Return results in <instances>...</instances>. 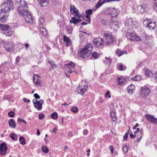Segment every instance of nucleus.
Listing matches in <instances>:
<instances>
[{
    "mask_svg": "<svg viewBox=\"0 0 157 157\" xmlns=\"http://www.w3.org/2000/svg\"><path fill=\"white\" fill-rule=\"evenodd\" d=\"M92 51V45L88 43L81 50V56L82 58H86L90 55Z\"/></svg>",
    "mask_w": 157,
    "mask_h": 157,
    "instance_id": "f257e3e1",
    "label": "nucleus"
},
{
    "mask_svg": "<svg viewBox=\"0 0 157 157\" xmlns=\"http://www.w3.org/2000/svg\"><path fill=\"white\" fill-rule=\"evenodd\" d=\"M88 82L86 80H82L80 82L79 86L77 87V91L78 93L83 95L88 89Z\"/></svg>",
    "mask_w": 157,
    "mask_h": 157,
    "instance_id": "f03ea898",
    "label": "nucleus"
},
{
    "mask_svg": "<svg viewBox=\"0 0 157 157\" xmlns=\"http://www.w3.org/2000/svg\"><path fill=\"white\" fill-rule=\"evenodd\" d=\"M13 3L12 0H6L2 5L1 7L5 12H8L12 10L13 7Z\"/></svg>",
    "mask_w": 157,
    "mask_h": 157,
    "instance_id": "7ed1b4c3",
    "label": "nucleus"
},
{
    "mask_svg": "<svg viewBox=\"0 0 157 157\" xmlns=\"http://www.w3.org/2000/svg\"><path fill=\"white\" fill-rule=\"evenodd\" d=\"M126 36L128 39L132 42L136 41H142L140 37L138 36L134 33H127L126 34Z\"/></svg>",
    "mask_w": 157,
    "mask_h": 157,
    "instance_id": "20e7f679",
    "label": "nucleus"
},
{
    "mask_svg": "<svg viewBox=\"0 0 157 157\" xmlns=\"http://www.w3.org/2000/svg\"><path fill=\"white\" fill-rule=\"evenodd\" d=\"M17 12L21 16L24 17L29 12L27 10V6H19L17 7Z\"/></svg>",
    "mask_w": 157,
    "mask_h": 157,
    "instance_id": "39448f33",
    "label": "nucleus"
},
{
    "mask_svg": "<svg viewBox=\"0 0 157 157\" xmlns=\"http://www.w3.org/2000/svg\"><path fill=\"white\" fill-rule=\"evenodd\" d=\"M75 64L72 62H71L70 63L67 64L65 65L66 71L65 73L67 74V73L71 74L74 71L76 73H77L75 71H74V67Z\"/></svg>",
    "mask_w": 157,
    "mask_h": 157,
    "instance_id": "423d86ee",
    "label": "nucleus"
},
{
    "mask_svg": "<svg viewBox=\"0 0 157 157\" xmlns=\"http://www.w3.org/2000/svg\"><path fill=\"white\" fill-rule=\"evenodd\" d=\"M137 9L140 13H143L147 11L150 9V8L148 5L144 3L138 6Z\"/></svg>",
    "mask_w": 157,
    "mask_h": 157,
    "instance_id": "0eeeda50",
    "label": "nucleus"
},
{
    "mask_svg": "<svg viewBox=\"0 0 157 157\" xmlns=\"http://www.w3.org/2000/svg\"><path fill=\"white\" fill-rule=\"evenodd\" d=\"M34 107L38 110L40 111L42 109V104L44 103V101L41 99L37 101L36 99H34L33 101Z\"/></svg>",
    "mask_w": 157,
    "mask_h": 157,
    "instance_id": "6e6552de",
    "label": "nucleus"
},
{
    "mask_svg": "<svg viewBox=\"0 0 157 157\" xmlns=\"http://www.w3.org/2000/svg\"><path fill=\"white\" fill-rule=\"evenodd\" d=\"M150 93V89L146 86H144L141 88L140 93V96L145 98Z\"/></svg>",
    "mask_w": 157,
    "mask_h": 157,
    "instance_id": "1a4fd4ad",
    "label": "nucleus"
},
{
    "mask_svg": "<svg viewBox=\"0 0 157 157\" xmlns=\"http://www.w3.org/2000/svg\"><path fill=\"white\" fill-rule=\"evenodd\" d=\"M105 36L106 37V40L105 45L108 46L112 45L113 40L112 35L109 33H106L105 34Z\"/></svg>",
    "mask_w": 157,
    "mask_h": 157,
    "instance_id": "9d476101",
    "label": "nucleus"
},
{
    "mask_svg": "<svg viewBox=\"0 0 157 157\" xmlns=\"http://www.w3.org/2000/svg\"><path fill=\"white\" fill-rule=\"evenodd\" d=\"M105 43L104 40L100 37L95 38L93 40L94 44L98 47H99L100 46L104 45Z\"/></svg>",
    "mask_w": 157,
    "mask_h": 157,
    "instance_id": "9b49d317",
    "label": "nucleus"
},
{
    "mask_svg": "<svg viewBox=\"0 0 157 157\" xmlns=\"http://www.w3.org/2000/svg\"><path fill=\"white\" fill-rule=\"evenodd\" d=\"M145 22H147L148 23L147 24V27L150 29L153 30L156 27L155 21H150L149 19H146L144 20V23Z\"/></svg>",
    "mask_w": 157,
    "mask_h": 157,
    "instance_id": "f8f14e48",
    "label": "nucleus"
},
{
    "mask_svg": "<svg viewBox=\"0 0 157 157\" xmlns=\"http://www.w3.org/2000/svg\"><path fill=\"white\" fill-rule=\"evenodd\" d=\"M70 11L71 14H74L75 16L77 17H81V15H80L78 14V10L74 5L71 6Z\"/></svg>",
    "mask_w": 157,
    "mask_h": 157,
    "instance_id": "ddd939ff",
    "label": "nucleus"
},
{
    "mask_svg": "<svg viewBox=\"0 0 157 157\" xmlns=\"http://www.w3.org/2000/svg\"><path fill=\"white\" fill-rule=\"evenodd\" d=\"M145 117L148 121H149L155 124H157V118H155L154 116L146 114L145 115Z\"/></svg>",
    "mask_w": 157,
    "mask_h": 157,
    "instance_id": "4468645a",
    "label": "nucleus"
},
{
    "mask_svg": "<svg viewBox=\"0 0 157 157\" xmlns=\"http://www.w3.org/2000/svg\"><path fill=\"white\" fill-rule=\"evenodd\" d=\"M7 149L6 143H3L0 146V154L1 155L5 154Z\"/></svg>",
    "mask_w": 157,
    "mask_h": 157,
    "instance_id": "2eb2a0df",
    "label": "nucleus"
},
{
    "mask_svg": "<svg viewBox=\"0 0 157 157\" xmlns=\"http://www.w3.org/2000/svg\"><path fill=\"white\" fill-rule=\"evenodd\" d=\"M4 46L6 50L8 52H11V50H13L14 48L13 44L11 42H8L4 45Z\"/></svg>",
    "mask_w": 157,
    "mask_h": 157,
    "instance_id": "dca6fc26",
    "label": "nucleus"
},
{
    "mask_svg": "<svg viewBox=\"0 0 157 157\" xmlns=\"http://www.w3.org/2000/svg\"><path fill=\"white\" fill-rule=\"evenodd\" d=\"M24 17V20L27 22L33 23V18L29 12Z\"/></svg>",
    "mask_w": 157,
    "mask_h": 157,
    "instance_id": "f3484780",
    "label": "nucleus"
},
{
    "mask_svg": "<svg viewBox=\"0 0 157 157\" xmlns=\"http://www.w3.org/2000/svg\"><path fill=\"white\" fill-rule=\"evenodd\" d=\"M63 41L66 43L67 46H69L71 45L72 41L69 38L67 37L66 35H65L63 36Z\"/></svg>",
    "mask_w": 157,
    "mask_h": 157,
    "instance_id": "a211bd4d",
    "label": "nucleus"
},
{
    "mask_svg": "<svg viewBox=\"0 0 157 157\" xmlns=\"http://www.w3.org/2000/svg\"><path fill=\"white\" fill-rule=\"evenodd\" d=\"M135 22L134 21L132 18L126 20L125 22V25L127 26H131L135 25Z\"/></svg>",
    "mask_w": 157,
    "mask_h": 157,
    "instance_id": "6ab92c4d",
    "label": "nucleus"
},
{
    "mask_svg": "<svg viewBox=\"0 0 157 157\" xmlns=\"http://www.w3.org/2000/svg\"><path fill=\"white\" fill-rule=\"evenodd\" d=\"M118 83L120 85H123L125 83L126 81V79L124 77H121L117 78Z\"/></svg>",
    "mask_w": 157,
    "mask_h": 157,
    "instance_id": "aec40b11",
    "label": "nucleus"
},
{
    "mask_svg": "<svg viewBox=\"0 0 157 157\" xmlns=\"http://www.w3.org/2000/svg\"><path fill=\"white\" fill-rule=\"evenodd\" d=\"M110 14L112 17H116L118 15V13L117 12V10L114 8L110 9Z\"/></svg>",
    "mask_w": 157,
    "mask_h": 157,
    "instance_id": "412c9836",
    "label": "nucleus"
},
{
    "mask_svg": "<svg viewBox=\"0 0 157 157\" xmlns=\"http://www.w3.org/2000/svg\"><path fill=\"white\" fill-rule=\"evenodd\" d=\"M41 6L44 7L48 4V0H38Z\"/></svg>",
    "mask_w": 157,
    "mask_h": 157,
    "instance_id": "4be33fe9",
    "label": "nucleus"
},
{
    "mask_svg": "<svg viewBox=\"0 0 157 157\" xmlns=\"http://www.w3.org/2000/svg\"><path fill=\"white\" fill-rule=\"evenodd\" d=\"M8 123L10 126L13 128L16 126V123L13 119H10L8 121Z\"/></svg>",
    "mask_w": 157,
    "mask_h": 157,
    "instance_id": "5701e85b",
    "label": "nucleus"
},
{
    "mask_svg": "<svg viewBox=\"0 0 157 157\" xmlns=\"http://www.w3.org/2000/svg\"><path fill=\"white\" fill-rule=\"evenodd\" d=\"M40 30L41 33L44 36L46 37L48 35L46 29L43 27H41L40 28Z\"/></svg>",
    "mask_w": 157,
    "mask_h": 157,
    "instance_id": "b1692460",
    "label": "nucleus"
},
{
    "mask_svg": "<svg viewBox=\"0 0 157 157\" xmlns=\"http://www.w3.org/2000/svg\"><path fill=\"white\" fill-rule=\"evenodd\" d=\"M117 69L120 71H124L125 70L126 67L125 66H124L122 64L120 63L117 65Z\"/></svg>",
    "mask_w": 157,
    "mask_h": 157,
    "instance_id": "393cba45",
    "label": "nucleus"
},
{
    "mask_svg": "<svg viewBox=\"0 0 157 157\" xmlns=\"http://www.w3.org/2000/svg\"><path fill=\"white\" fill-rule=\"evenodd\" d=\"M110 115L112 121L113 122H115L117 121V117L115 113L114 112H112L110 113Z\"/></svg>",
    "mask_w": 157,
    "mask_h": 157,
    "instance_id": "a878e982",
    "label": "nucleus"
},
{
    "mask_svg": "<svg viewBox=\"0 0 157 157\" xmlns=\"http://www.w3.org/2000/svg\"><path fill=\"white\" fill-rule=\"evenodd\" d=\"M127 53V52L126 51H121L119 49L117 50L116 52V54L117 56H120L124 54H125Z\"/></svg>",
    "mask_w": 157,
    "mask_h": 157,
    "instance_id": "bb28decb",
    "label": "nucleus"
},
{
    "mask_svg": "<svg viewBox=\"0 0 157 157\" xmlns=\"http://www.w3.org/2000/svg\"><path fill=\"white\" fill-rule=\"evenodd\" d=\"M49 63L51 67L49 69L50 71H51L54 69H55L56 67V66L54 63L51 61H49L47 62Z\"/></svg>",
    "mask_w": 157,
    "mask_h": 157,
    "instance_id": "cd10ccee",
    "label": "nucleus"
},
{
    "mask_svg": "<svg viewBox=\"0 0 157 157\" xmlns=\"http://www.w3.org/2000/svg\"><path fill=\"white\" fill-rule=\"evenodd\" d=\"M144 34L145 39L147 41L151 42L153 41V38L151 36L147 34Z\"/></svg>",
    "mask_w": 157,
    "mask_h": 157,
    "instance_id": "c85d7f7f",
    "label": "nucleus"
},
{
    "mask_svg": "<svg viewBox=\"0 0 157 157\" xmlns=\"http://www.w3.org/2000/svg\"><path fill=\"white\" fill-rule=\"evenodd\" d=\"M96 9H94L93 10L92 9H88L86 10L85 11V13L86 14V16L90 17V16L92 14L93 11H95Z\"/></svg>",
    "mask_w": 157,
    "mask_h": 157,
    "instance_id": "c756f323",
    "label": "nucleus"
},
{
    "mask_svg": "<svg viewBox=\"0 0 157 157\" xmlns=\"http://www.w3.org/2000/svg\"><path fill=\"white\" fill-rule=\"evenodd\" d=\"M9 29V26L8 25H3L0 24V29L6 31L8 30Z\"/></svg>",
    "mask_w": 157,
    "mask_h": 157,
    "instance_id": "7c9ffc66",
    "label": "nucleus"
},
{
    "mask_svg": "<svg viewBox=\"0 0 157 157\" xmlns=\"http://www.w3.org/2000/svg\"><path fill=\"white\" fill-rule=\"evenodd\" d=\"M145 74L146 76L147 77H150L153 75L152 73L148 69L146 70Z\"/></svg>",
    "mask_w": 157,
    "mask_h": 157,
    "instance_id": "2f4dec72",
    "label": "nucleus"
},
{
    "mask_svg": "<svg viewBox=\"0 0 157 157\" xmlns=\"http://www.w3.org/2000/svg\"><path fill=\"white\" fill-rule=\"evenodd\" d=\"M71 23H74V24H76L79 23V21L78 19H76L75 17H72L70 21Z\"/></svg>",
    "mask_w": 157,
    "mask_h": 157,
    "instance_id": "473e14b6",
    "label": "nucleus"
},
{
    "mask_svg": "<svg viewBox=\"0 0 157 157\" xmlns=\"http://www.w3.org/2000/svg\"><path fill=\"white\" fill-rule=\"evenodd\" d=\"M12 98V96L10 95H6L3 96V99L5 101L6 100H7L9 101H10Z\"/></svg>",
    "mask_w": 157,
    "mask_h": 157,
    "instance_id": "72a5a7b5",
    "label": "nucleus"
},
{
    "mask_svg": "<svg viewBox=\"0 0 157 157\" xmlns=\"http://www.w3.org/2000/svg\"><path fill=\"white\" fill-rule=\"evenodd\" d=\"M135 87L132 84H131L128 87V92H131V93H132L133 90L134 89ZM130 93V92H129Z\"/></svg>",
    "mask_w": 157,
    "mask_h": 157,
    "instance_id": "f704fd0d",
    "label": "nucleus"
},
{
    "mask_svg": "<svg viewBox=\"0 0 157 157\" xmlns=\"http://www.w3.org/2000/svg\"><path fill=\"white\" fill-rule=\"evenodd\" d=\"M100 54L96 52H94L92 54V57L94 59L98 58L99 57Z\"/></svg>",
    "mask_w": 157,
    "mask_h": 157,
    "instance_id": "c9c22d12",
    "label": "nucleus"
},
{
    "mask_svg": "<svg viewBox=\"0 0 157 157\" xmlns=\"http://www.w3.org/2000/svg\"><path fill=\"white\" fill-rule=\"evenodd\" d=\"M41 150L44 153H47L49 151V150L47 147L46 146H43L41 147Z\"/></svg>",
    "mask_w": 157,
    "mask_h": 157,
    "instance_id": "e433bc0d",
    "label": "nucleus"
},
{
    "mask_svg": "<svg viewBox=\"0 0 157 157\" xmlns=\"http://www.w3.org/2000/svg\"><path fill=\"white\" fill-rule=\"evenodd\" d=\"M105 60H104V63L107 64H109L112 62V59L110 58V57H105Z\"/></svg>",
    "mask_w": 157,
    "mask_h": 157,
    "instance_id": "4c0bfd02",
    "label": "nucleus"
},
{
    "mask_svg": "<svg viewBox=\"0 0 157 157\" xmlns=\"http://www.w3.org/2000/svg\"><path fill=\"white\" fill-rule=\"evenodd\" d=\"M51 117L52 119L55 120L58 117L57 113L56 112H54L51 115Z\"/></svg>",
    "mask_w": 157,
    "mask_h": 157,
    "instance_id": "58836bf2",
    "label": "nucleus"
},
{
    "mask_svg": "<svg viewBox=\"0 0 157 157\" xmlns=\"http://www.w3.org/2000/svg\"><path fill=\"white\" fill-rule=\"evenodd\" d=\"M7 12H5L2 9H0V18H1L2 16H7L6 15V13Z\"/></svg>",
    "mask_w": 157,
    "mask_h": 157,
    "instance_id": "ea45409f",
    "label": "nucleus"
},
{
    "mask_svg": "<svg viewBox=\"0 0 157 157\" xmlns=\"http://www.w3.org/2000/svg\"><path fill=\"white\" fill-rule=\"evenodd\" d=\"M19 140L21 144L22 145H25V140L24 137L21 136L19 138Z\"/></svg>",
    "mask_w": 157,
    "mask_h": 157,
    "instance_id": "a19ab883",
    "label": "nucleus"
},
{
    "mask_svg": "<svg viewBox=\"0 0 157 157\" xmlns=\"http://www.w3.org/2000/svg\"><path fill=\"white\" fill-rule=\"evenodd\" d=\"M20 5L23 6H27V5L26 2L24 0H21L19 2Z\"/></svg>",
    "mask_w": 157,
    "mask_h": 157,
    "instance_id": "79ce46f5",
    "label": "nucleus"
},
{
    "mask_svg": "<svg viewBox=\"0 0 157 157\" xmlns=\"http://www.w3.org/2000/svg\"><path fill=\"white\" fill-rule=\"evenodd\" d=\"M10 137L13 140H16L17 139V136L14 133H11L10 135Z\"/></svg>",
    "mask_w": 157,
    "mask_h": 157,
    "instance_id": "37998d69",
    "label": "nucleus"
},
{
    "mask_svg": "<svg viewBox=\"0 0 157 157\" xmlns=\"http://www.w3.org/2000/svg\"><path fill=\"white\" fill-rule=\"evenodd\" d=\"M153 8L155 11L157 12V0H154Z\"/></svg>",
    "mask_w": 157,
    "mask_h": 157,
    "instance_id": "c03bdc74",
    "label": "nucleus"
},
{
    "mask_svg": "<svg viewBox=\"0 0 157 157\" xmlns=\"http://www.w3.org/2000/svg\"><path fill=\"white\" fill-rule=\"evenodd\" d=\"M141 79V77L140 76L137 75L136 76L133 77L132 78V80L133 81H137L140 80Z\"/></svg>",
    "mask_w": 157,
    "mask_h": 157,
    "instance_id": "a18cd8bd",
    "label": "nucleus"
},
{
    "mask_svg": "<svg viewBox=\"0 0 157 157\" xmlns=\"http://www.w3.org/2000/svg\"><path fill=\"white\" fill-rule=\"evenodd\" d=\"M109 21L108 22L109 23H113V24L114 25H115L117 26V27H118V22L117 21H114L113 20H111L110 21L108 20Z\"/></svg>",
    "mask_w": 157,
    "mask_h": 157,
    "instance_id": "49530a36",
    "label": "nucleus"
},
{
    "mask_svg": "<svg viewBox=\"0 0 157 157\" xmlns=\"http://www.w3.org/2000/svg\"><path fill=\"white\" fill-rule=\"evenodd\" d=\"M3 33L6 36H9L12 34V32L9 31H6L4 32Z\"/></svg>",
    "mask_w": 157,
    "mask_h": 157,
    "instance_id": "de8ad7c7",
    "label": "nucleus"
},
{
    "mask_svg": "<svg viewBox=\"0 0 157 157\" xmlns=\"http://www.w3.org/2000/svg\"><path fill=\"white\" fill-rule=\"evenodd\" d=\"M71 109V111L74 113H77L78 112V108L76 106L72 107Z\"/></svg>",
    "mask_w": 157,
    "mask_h": 157,
    "instance_id": "09e8293b",
    "label": "nucleus"
},
{
    "mask_svg": "<svg viewBox=\"0 0 157 157\" xmlns=\"http://www.w3.org/2000/svg\"><path fill=\"white\" fill-rule=\"evenodd\" d=\"M123 150L124 154H126L128 151L127 146L126 145H124L123 148Z\"/></svg>",
    "mask_w": 157,
    "mask_h": 157,
    "instance_id": "8fccbe9b",
    "label": "nucleus"
},
{
    "mask_svg": "<svg viewBox=\"0 0 157 157\" xmlns=\"http://www.w3.org/2000/svg\"><path fill=\"white\" fill-rule=\"evenodd\" d=\"M34 78H33V80L34 81V83L35 84L38 86H40V85L41 84V82L39 81L38 79L36 80V82H35L34 80Z\"/></svg>",
    "mask_w": 157,
    "mask_h": 157,
    "instance_id": "3c124183",
    "label": "nucleus"
},
{
    "mask_svg": "<svg viewBox=\"0 0 157 157\" xmlns=\"http://www.w3.org/2000/svg\"><path fill=\"white\" fill-rule=\"evenodd\" d=\"M7 18V16H2L1 18H0V21L2 22H5Z\"/></svg>",
    "mask_w": 157,
    "mask_h": 157,
    "instance_id": "603ef678",
    "label": "nucleus"
},
{
    "mask_svg": "<svg viewBox=\"0 0 157 157\" xmlns=\"http://www.w3.org/2000/svg\"><path fill=\"white\" fill-rule=\"evenodd\" d=\"M39 23L41 24H43L44 22V19L43 17H40L39 20Z\"/></svg>",
    "mask_w": 157,
    "mask_h": 157,
    "instance_id": "864d4df0",
    "label": "nucleus"
},
{
    "mask_svg": "<svg viewBox=\"0 0 157 157\" xmlns=\"http://www.w3.org/2000/svg\"><path fill=\"white\" fill-rule=\"evenodd\" d=\"M15 115V113L12 111H10L8 113V115L11 117H13Z\"/></svg>",
    "mask_w": 157,
    "mask_h": 157,
    "instance_id": "5fc2aeb1",
    "label": "nucleus"
},
{
    "mask_svg": "<svg viewBox=\"0 0 157 157\" xmlns=\"http://www.w3.org/2000/svg\"><path fill=\"white\" fill-rule=\"evenodd\" d=\"M110 92L109 91H108L105 94V96L106 97H108L110 98L111 97V95L109 94Z\"/></svg>",
    "mask_w": 157,
    "mask_h": 157,
    "instance_id": "6e6d98bb",
    "label": "nucleus"
},
{
    "mask_svg": "<svg viewBox=\"0 0 157 157\" xmlns=\"http://www.w3.org/2000/svg\"><path fill=\"white\" fill-rule=\"evenodd\" d=\"M22 121L24 122L25 124H26L27 122L24 120L20 118H18L17 119V122Z\"/></svg>",
    "mask_w": 157,
    "mask_h": 157,
    "instance_id": "4d7b16f0",
    "label": "nucleus"
},
{
    "mask_svg": "<svg viewBox=\"0 0 157 157\" xmlns=\"http://www.w3.org/2000/svg\"><path fill=\"white\" fill-rule=\"evenodd\" d=\"M140 132L141 133V135L140 136V138L139 137H138V138L137 139V140H136V141L138 142H139L140 140V139L142 138V130H141L140 131Z\"/></svg>",
    "mask_w": 157,
    "mask_h": 157,
    "instance_id": "13d9d810",
    "label": "nucleus"
},
{
    "mask_svg": "<svg viewBox=\"0 0 157 157\" xmlns=\"http://www.w3.org/2000/svg\"><path fill=\"white\" fill-rule=\"evenodd\" d=\"M34 96L36 99H39L40 98V96L37 93H35L34 94Z\"/></svg>",
    "mask_w": 157,
    "mask_h": 157,
    "instance_id": "bf43d9fd",
    "label": "nucleus"
},
{
    "mask_svg": "<svg viewBox=\"0 0 157 157\" xmlns=\"http://www.w3.org/2000/svg\"><path fill=\"white\" fill-rule=\"evenodd\" d=\"M38 117L40 119L42 120L44 118V115L43 114H40L38 115Z\"/></svg>",
    "mask_w": 157,
    "mask_h": 157,
    "instance_id": "052dcab7",
    "label": "nucleus"
},
{
    "mask_svg": "<svg viewBox=\"0 0 157 157\" xmlns=\"http://www.w3.org/2000/svg\"><path fill=\"white\" fill-rule=\"evenodd\" d=\"M128 134L127 133H125L123 137V139L125 141H127V138L128 136Z\"/></svg>",
    "mask_w": 157,
    "mask_h": 157,
    "instance_id": "680f3d73",
    "label": "nucleus"
},
{
    "mask_svg": "<svg viewBox=\"0 0 157 157\" xmlns=\"http://www.w3.org/2000/svg\"><path fill=\"white\" fill-rule=\"evenodd\" d=\"M88 131L86 129H84L83 132V134L85 135H86L88 134Z\"/></svg>",
    "mask_w": 157,
    "mask_h": 157,
    "instance_id": "e2e57ef3",
    "label": "nucleus"
},
{
    "mask_svg": "<svg viewBox=\"0 0 157 157\" xmlns=\"http://www.w3.org/2000/svg\"><path fill=\"white\" fill-rule=\"evenodd\" d=\"M109 149L111 151V153H113V152L114 148L113 147V146L111 145L109 147Z\"/></svg>",
    "mask_w": 157,
    "mask_h": 157,
    "instance_id": "0e129e2a",
    "label": "nucleus"
},
{
    "mask_svg": "<svg viewBox=\"0 0 157 157\" xmlns=\"http://www.w3.org/2000/svg\"><path fill=\"white\" fill-rule=\"evenodd\" d=\"M68 135L69 136L71 137L73 135L72 132L69 131L68 132Z\"/></svg>",
    "mask_w": 157,
    "mask_h": 157,
    "instance_id": "69168bd1",
    "label": "nucleus"
},
{
    "mask_svg": "<svg viewBox=\"0 0 157 157\" xmlns=\"http://www.w3.org/2000/svg\"><path fill=\"white\" fill-rule=\"evenodd\" d=\"M23 100L25 102L29 103L30 102V100L27 99L26 98H24Z\"/></svg>",
    "mask_w": 157,
    "mask_h": 157,
    "instance_id": "338daca9",
    "label": "nucleus"
},
{
    "mask_svg": "<svg viewBox=\"0 0 157 157\" xmlns=\"http://www.w3.org/2000/svg\"><path fill=\"white\" fill-rule=\"evenodd\" d=\"M136 136L135 135H133L132 132H131L130 134V137L132 138H134Z\"/></svg>",
    "mask_w": 157,
    "mask_h": 157,
    "instance_id": "774afa93",
    "label": "nucleus"
}]
</instances>
